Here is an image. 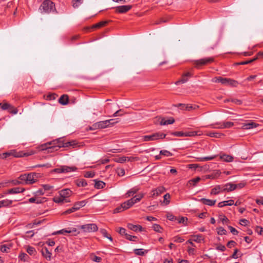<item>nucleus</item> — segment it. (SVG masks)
Returning <instances> with one entry per match:
<instances>
[{"instance_id":"obj_1","label":"nucleus","mask_w":263,"mask_h":263,"mask_svg":"<svg viewBox=\"0 0 263 263\" xmlns=\"http://www.w3.org/2000/svg\"><path fill=\"white\" fill-rule=\"evenodd\" d=\"M65 144L64 140L62 138H59L47 142L42 147L43 150H47L48 153H52L58 151L61 147H65Z\"/></svg>"},{"instance_id":"obj_2","label":"nucleus","mask_w":263,"mask_h":263,"mask_svg":"<svg viewBox=\"0 0 263 263\" xmlns=\"http://www.w3.org/2000/svg\"><path fill=\"white\" fill-rule=\"evenodd\" d=\"M212 82L213 83H220L221 84L232 87H236L239 83L233 79L230 78H223L221 77H214L212 79Z\"/></svg>"},{"instance_id":"obj_3","label":"nucleus","mask_w":263,"mask_h":263,"mask_svg":"<svg viewBox=\"0 0 263 263\" xmlns=\"http://www.w3.org/2000/svg\"><path fill=\"white\" fill-rule=\"evenodd\" d=\"M39 174L35 173H31L28 174L21 175L19 179L24 182V184H33L37 181Z\"/></svg>"},{"instance_id":"obj_4","label":"nucleus","mask_w":263,"mask_h":263,"mask_svg":"<svg viewBox=\"0 0 263 263\" xmlns=\"http://www.w3.org/2000/svg\"><path fill=\"white\" fill-rule=\"evenodd\" d=\"M40 9L46 13L54 12L55 11V5L50 0H45L41 5Z\"/></svg>"},{"instance_id":"obj_5","label":"nucleus","mask_w":263,"mask_h":263,"mask_svg":"<svg viewBox=\"0 0 263 263\" xmlns=\"http://www.w3.org/2000/svg\"><path fill=\"white\" fill-rule=\"evenodd\" d=\"M166 135L160 132L154 133L151 135L143 136L141 137L142 141H151L157 140L160 139H163L165 137Z\"/></svg>"},{"instance_id":"obj_6","label":"nucleus","mask_w":263,"mask_h":263,"mask_svg":"<svg viewBox=\"0 0 263 263\" xmlns=\"http://www.w3.org/2000/svg\"><path fill=\"white\" fill-rule=\"evenodd\" d=\"M214 58L213 57H208L202 58L198 60H194L193 61L195 67L199 68L200 67L207 65L208 64L213 62Z\"/></svg>"},{"instance_id":"obj_7","label":"nucleus","mask_w":263,"mask_h":263,"mask_svg":"<svg viewBox=\"0 0 263 263\" xmlns=\"http://www.w3.org/2000/svg\"><path fill=\"white\" fill-rule=\"evenodd\" d=\"M80 228L85 233H91L96 232L98 228L97 226L95 223H89L84 225H82L80 227Z\"/></svg>"},{"instance_id":"obj_8","label":"nucleus","mask_w":263,"mask_h":263,"mask_svg":"<svg viewBox=\"0 0 263 263\" xmlns=\"http://www.w3.org/2000/svg\"><path fill=\"white\" fill-rule=\"evenodd\" d=\"M77 168L75 166H63L60 168L55 170V171L58 173H69L76 171Z\"/></svg>"},{"instance_id":"obj_9","label":"nucleus","mask_w":263,"mask_h":263,"mask_svg":"<svg viewBox=\"0 0 263 263\" xmlns=\"http://www.w3.org/2000/svg\"><path fill=\"white\" fill-rule=\"evenodd\" d=\"M132 6L131 5H123L118 6L115 8L116 12L119 13H124L128 12L131 9Z\"/></svg>"},{"instance_id":"obj_10","label":"nucleus","mask_w":263,"mask_h":263,"mask_svg":"<svg viewBox=\"0 0 263 263\" xmlns=\"http://www.w3.org/2000/svg\"><path fill=\"white\" fill-rule=\"evenodd\" d=\"M223 192H231L235 190L237 187V185L232 183H228L224 185H222Z\"/></svg>"},{"instance_id":"obj_11","label":"nucleus","mask_w":263,"mask_h":263,"mask_svg":"<svg viewBox=\"0 0 263 263\" xmlns=\"http://www.w3.org/2000/svg\"><path fill=\"white\" fill-rule=\"evenodd\" d=\"M177 106H180L181 109L186 110H191L196 109L198 108V106L196 105H191V104H178Z\"/></svg>"},{"instance_id":"obj_12","label":"nucleus","mask_w":263,"mask_h":263,"mask_svg":"<svg viewBox=\"0 0 263 263\" xmlns=\"http://www.w3.org/2000/svg\"><path fill=\"white\" fill-rule=\"evenodd\" d=\"M107 123H108V122L106 121V120L99 121L93 124L92 125V126L94 129L105 128L109 127L107 124Z\"/></svg>"},{"instance_id":"obj_13","label":"nucleus","mask_w":263,"mask_h":263,"mask_svg":"<svg viewBox=\"0 0 263 263\" xmlns=\"http://www.w3.org/2000/svg\"><path fill=\"white\" fill-rule=\"evenodd\" d=\"M192 76V73L190 72H187L185 73L182 76V78L180 80L176 81L175 82L176 85H178L180 83H184L188 81L187 78L191 77Z\"/></svg>"},{"instance_id":"obj_14","label":"nucleus","mask_w":263,"mask_h":263,"mask_svg":"<svg viewBox=\"0 0 263 263\" xmlns=\"http://www.w3.org/2000/svg\"><path fill=\"white\" fill-rule=\"evenodd\" d=\"M165 191V189L162 186L153 190L152 191V197L158 196Z\"/></svg>"},{"instance_id":"obj_15","label":"nucleus","mask_w":263,"mask_h":263,"mask_svg":"<svg viewBox=\"0 0 263 263\" xmlns=\"http://www.w3.org/2000/svg\"><path fill=\"white\" fill-rule=\"evenodd\" d=\"M59 194L63 198L66 199H69V197L72 194V191L68 189H66L60 191Z\"/></svg>"},{"instance_id":"obj_16","label":"nucleus","mask_w":263,"mask_h":263,"mask_svg":"<svg viewBox=\"0 0 263 263\" xmlns=\"http://www.w3.org/2000/svg\"><path fill=\"white\" fill-rule=\"evenodd\" d=\"M258 125V124L252 121H250L249 123H243L241 128L243 129H250L255 128L257 127Z\"/></svg>"},{"instance_id":"obj_17","label":"nucleus","mask_w":263,"mask_h":263,"mask_svg":"<svg viewBox=\"0 0 263 263\" xmlns=\"http://www.w3.org/2000/svg\"><path fill=\"white\" fill-rule=\"evenodd\" d=\"M53 200L55 203L61 204L70 202L69 199H66L63 198L60 194L58 196H55V197H54V198H53Z\"/></svg>"},{"instance_id":"obj_18","label":"nucleus","mask_w":263,"mask_h":263,"mask_svg":"<svg viewBox=\"0 0 263 263\" xmlns=\"http://www.w3.org/2000/svg\"><path fill=\"white\" fill-rule=\"evenodd\" d=\"M53 200L55 203L61 204L70 202L69 199H66L63 198L60 194L58 196H55V197H54V198H53Z\"/></svg>"},{"instance_id":"obj_19","label":"nucleus","mask_w":263,"mask_h":263,"mask_svg":"<svg viewBox=\"0 0 263 263\" xmlns=\"http://www.w3.org/2000/svg\"><path fill=\"white\" fill-rule=\"evenodd\" d=\"M127 227L129 230L135 232H141L143 230L142 227L139 224L135 225L132 223H128Z\"/></svg>"},{"instance_id":"obj_20","label":"nucleus","mask_w":263,"mask_h":263,"mask_svg":"<svg viewBox=\"0 0 263 263\" xmlns=\"http://www.w3.org/2000/svg\"><path fill=\"white\" fill-rule=\"evenodd\" d=\"M77 231L76 228H71L68 229H62L60 231L55 232L52 233V235H57V234H65V233H70L72 232H75Z\"/></svg>"},{"instance_id":"obj_21","label":"nucleus","mask_w":263,"mask_h":263,"mask_svg":"<svg viewBox=\"0 0 263 263\" xmlns=\"http://www.w3.org/2000/svg\"><path fill=\"white\" fill-rule=\"evenodd\" d=\"M136 202L134 200V198H131L124 202L122 203V207L125 210H127L132 207Z\"/></svg>"},{"instance_id":"obj_22","label":"nucleus","mask_w":263,"mask_h":263,"mask_svg":"<svg viewBox=\"0 0 263 263\" xmlns=\"http://www.w3.org/2000/svg\"><path fill=\"white\" fill-rule=\"evenodd\" d=\"M219 157L220 160L227 162H232L234 160V157L232 156L225 154L220 155Z\"/></svg>"},{"instance_id":"obj_23","label":"nucleus","mask_w":263,"mask_h":263,"mask_svg":"<svg viewBox=\"0 0 263 263\" xmlns=\"http://www.w3.org/2000/svg\"><path fill=\"white\" fill-rule=\"evenodd\" d=\"M25 191V189L23 187H14L8 191V193L10 194H17L20 193H22Z\"/></svg>"},{"instance_id":"obj_24","label":"nucleus","mask_w":263,"mask_h":263,"mask_svg":"<svg viewBox=\"0 0 263 263\" xmlns=\"http://www.w3.org/2000/svg\"><path fill=\"white\" fill-rule=\"evenodd\" d=\"M46 198H36V197H32L29 199V202L30 203H41L45 201H46Z\"/></svg>"},{"instance_id":"obj_25","label":"nucleus","mask_w":263,"mask_h":263,"mask_svg":"<svg viewBox=\"0 0 263 263\" xmlns=\"http://www.w3.org/2000/svg\"><path fill=\"white\" fill-rule=\"evenodd\" d=\"M200 201L204 204L209 205V206H213L215 205V204L216 202V200H211L208 199L206 198H201L200 199Z\"/></svg>"},{"instance_id":"obj_26","label":"nucleus","mask_w":263,"mask_h":263,"mask_svg":"<svg viewBox=\"0 0 263 263\" xmlns=\"http://www.w3.org/2000/svg\"><path fill=\"white\" fill-rule=\"evenodd\" d=\"M175 120L173 118H170L167 120H166L165 118H161L160 122V124L161 125H165L173 124Z\"/></svg>"},{"instance_id":"obj_27","label":"nucleus","mask_w":263,"mask_h":263,"mask_svg":"<svg viewBox=\"0 0 263 263\" xmlns=\"http://www.w3.org/2000/svg\"><path fill=\"white\" fill-rule=\"evenodd\" d=\"M69 101V98L67 95H63L59 99V102L63 105L68 104Z\"/></svg>"},{"instance_id":"obj_28","label":"nucleus","mask_w":263,"mask_h":263,"mask_svg":"<svg viewBox=\"0 0 263 263\" xmlns=\"http://www.w3.org/2000/svg\"><path fill=\"white\" fill-rule=\"evenodd\" d=\"M12 247V243L9 242L7 244L3 245L1 247V251L2 252H8L10 249Z\"/></svg>"},{"instance_id":"obj_29","label":"nucleus","mask_w":263,"mask_h":263,"mask_svg":"<svg viewBox=\"0 0 263 263\" xmlns=\"http://www.w3.org/2000/svg\"><path fill=\"white\" fill-rule=\"evenodd\" d=\"M222 192H223L222 185H216L215 187L211 190V194L217 195Z\"/></svg>"},{"instance_id":"obj_30","label":"nucleus","mask_w":263,"mask_h":263,"mask_svg":"<svg viewBox=\"0 0 263 263\" xmlns=\"http://www.w3.org/2000/svg\"><path fill=\"white\" fill-rule=\"evenodd\" d=\"M43 256L48 260H50L51 253L46 248H43L41 250Z\"/></svg>"},{"instance_id":"obj_31","label":"nucleus","mask_w":263,"mask_h":263,"mask_svg":"<svg viewBox=\"0 0 263 263\" xmlns=\"http://www.w3.org/2000/svg\"><path fill=\"white\" fill-rule=\"evenodd\" d=\"M139 191V189L137 187H133L129 190L125 194L126 198H128L133 196L134 194L137 193Z\"/></svg>"},{"instance_id":"obj_32","label":"nucleus","mask_w":263,"mask_h":263,"mask_svg":"<svg viewBox=\"0 0 263 263\" xmlns=\"http://www.w3.org/2000/svg\"><path fill=\"white\" fill-rule=\"evenodd\" d=\"M217 157L216 155H213L208 157H199L197 158L198 161L199 162H203V161H208L210 160H213Z\"/></svg>"},{"instance_id":"obj_33","label":"nucleus","mask_w":263,"mask_h":263,"mask_svg":"<svg viewBox=\"0 0 263 263\" xmlns=\"http://www.w3.org/2000/svg\"><path fill=\"white\" fill-rule=\"evenodd\" d=\"M234 125V123L232 122H226L222 123L220 126L218 127V128H229Z\"/></svg>"},{"instance_id":"obj_34","label":"nucleus","mask_w":263,"mask_h":263,"mask_svg":"<svg viewBox=\"0 0 263 263\" xmlns=\"http://www.w3.org/2000/svg\"><path fill=\"white\" fill-rule=\"evenodd\" d=\"M12 203V200L7 199L0 201V208L2 207L7 206L11 204Z\"/></svg>"},{"instance_id":"obj_35","label":"nucleus","mask_w":263,"mask_h":263,"mask_svg":"<svg viewBox=\"0 0 263 263\" xmlns=\"http://www.w3.org/2000/svg\"><path fill=\"white\" fill-rule=\"evenodd\" d=\"M86 202L85 200H82L79 202H77L74 203L73 207L77 208V211L79 210L81 208L83 207L85 205Z\"/></svg>"},{"instance_id":"obj_36","label":"nucleus","mask_w":263,"mask_h":263,"mask_svg":"<svg viewBox=\"0 0 263 263\" xmlns=\"http://www.w3.org/2000/svg\"><path fill=\"white\" fill-rule=\"evenodd\" d=\"M100 232L101 234L104 237L110 240L111 241H112V238L111 236L107 233V231L104 229H101Z\"/></svg>"},{"instance_id":"obj_37","label":"nucleus","mask_w":263,"mask_h":263,"mask_svg":"<svg viewBox=\"0 0 263 263\" xmlns=\"http://www.w3.org/2000/svg\"><path fill=\"white\" fill-rule=\"evenodd\" d=\"M192 238L193 241L198 243H200L204 240L203 236L201 235H193L192 236Z\"/></svg>"},{"instance_id":"obj_38","label":"nucleus","mask_w":263,"mask_h":263,"mask_svg":"<svg viewBox=\"0 0 263 263\" xmlns=\"http://www.w3.org/2000/svg\"><path fill=\"white\" fill-rule=\"evenodd\" d=\"M105 185V183L102 181L95 180V187L97 189H103Z\"/></svg>"},{"instance_id":"obj_39","label":"nucleus","mask_w":263,"mask_h":263,"mask_svg":"<svg viewBox=\"0 0 263 263\" xmlns=\"http://www.w3.org/2000/svg\"><path fill=\"white\" fill-rule=\"evenodd\" d=\"M201 180V178L199 177L193 178L189 181L188 183L193 186H195L196 184Z\"/></svg>"},{"instance_id":"obj_40","label":"nucleus","mask_w":263,"mask_h":263,"mask_svg":"<svg viewBox=\"0 0 263 263\" xmlns=\"http://www.w3.org/2000/svg\"><path fill=\"white\" fill-rule=\"evenodd\" d=\"M77 185L78 186H85L87 185L86 181L84 179H81L77 180L76 181Z\"/></svg>"},{"instance_id":"obj_41","label":"nucleus","mask_w":263,"mask_h":263,"mask_svg":"<svg viewBox=\"0 0 263 263\" xmlns=\"http://www.w3.org/2000/svg\"><path fill=\"white\" fill-rule=\"evenodd\" d=\"M206 135L210 137L220 138L223 134L216 132H210L206 134Z\"/></svg>"},{"instance_id":"obj_42","label":"nucleus","mask_w":263,"mask_h":263,"mask_svg":"<svg viewBox=\"0 0 263 263\" xmlns=\"http://www.w3.org/2000/svg\"><path fill=\"white\" fill-rule=\"evenodd\" d=\"M107 21H102L93 25L92 28H99L105 26L107 24Z\"/></svg>"},{"instance_id":"obj_43","label":"nucleus","mask_w":263,"mask_h":263,"mask_svg":"<svg viewBox=\"0 0 263 263\" xmlns=\"http://www.w3.org/2000/svg\"><path fill=\"white\" fill-rule=\"evenodd\" d=\"M83 3V0H72V4L74 8H77Z\"/></svg>"},{"instance_id":"obj_44","label":"nucleus","mask_w":263,"mask_h":263,"mask_svg":"<svg viewBox=\"0 0 263 263\" xmlns=\"http://www.w3.org/2000/svg\"><path fill=\"white\" fill-rule=\"evenodd\" d=\"M90 258L91 260L96 262H100L102 260V258L100 257L96 256L93 254L90 255Z\"/></svg>"},{"instance_id":"obj_45","label":"nucleus","mask_w":263,"mask_h":263,"mask_svg":"<svg viewBox=\"0 0 263 263\" xmlns=\"http://www.w3.org/2000/svg\"><path fill=\"white\" fill-rule=\"evenodd\" d=\"M144 197V194L140 193L136 195L133 198L136 203L139 202Z\"/></svg>"},{"instance_id":"obj_46","label":"nucleus","mask_w":263,"mask_h":263,"mask_svg":"<svg viewBox=\"0 0 263 263\" xmlns=\"http://www.w3.org/2000/svg\"><path fill=\"white\" fill-rule=\"evenodd\" d=\"M153 229L156 232H157L159 233L162 232V228H161V227L160 225H159L158 224H154L153 226Z\"/></svg>"},{"instance_id":"obj_47","label":"nucleus","mask_w":263,"mask_h":263,"mask_svg":"<svg viewBox=\"0 0 263 263\" xmlns=\"http://www.w3.org/2000/svg\"><path fill=\"white\" fill-rule=\"evenodd\" d=\"M134 252L138 255L142 256L144 254V250L143 249H136L134 250Z\"/></svg>"},{"instance_id":"obj_48","label":"nucleus","mask_w":263,"mask_h":263,"mask_svg":"<svg viewBox=\"0 0 263 263\" xmlns=\"http://www.w3.org/2000/svg\"><path fill=\"white\" fill-rule=\"evenodd\" d=\"M18 257L21 260L25 261L28 258V255L25 253H22L19 255Z\"/></svg>"},{"instance_id":"obj_49","label":"nucleus","mask_w":263,"mask_h":263,"mask_svg":"<svg viewBox=\"0 0 263 263\" xmlns=\"http://www.w3.org/2000/svg\"><path fill=\"white\" fill-rule=\"evenodd\" d=\"M171 196H170V195L169 194H166L165 195H164L163 196V198H164V200H163V202L166 204V205H167L168 204L170 203V198Z\"/></svg>"},{"instance_id":"obj_50","label":"nucleus","mask_w":263,"mask_h":263,"mask_svg":"<svg viewBox=\"0 0 263 263\" xmlns=\"http://www.w3.org/2000/svg\"><path fill=\"white\" fill-rule=\"evenodd\" d=\"M160 154L164 155L166 157H170L173 155V154L167 150H161L160 152Z\"/></svg>"},{"instance_id":"obj_51","label":"nucleus","mask_w":263,"mask_h":263,"mask_svg":"<svg viewBox=\"0 0 263 263\" xmlns=\"http://www.w3.org/2000/svg\"><path fill=\"white\" fill-rule=\"evenodd\" d=\"M95 173L94 172H86L85 173L84 177L86 178H93L95 176Z\"/></svg>"},{"instance_id":"obj_52","label":"nucleus","mask_w":263,"mask_h":263,"mask_svg":"<svg viewBox=\"0 0 263 263\" xmlns=\"http://www.w3.org/2000/svg\"><path fill=\"white\" fill-rule=\"evenodd\" d=\"M217 233L218 235H222L227 234V231L223 228L220 227L217 229Z\"/></svg>"},{"instance_id":"obj_53","label":"nucleus","mask_w":263,"mask_h":263,"mask_svg":"<svg viewBox=\"0 0 263 263\" xmlns=\"http://www.w3.org/2000/svg\"><path fill=\"white\" fill-rule=\"evenodd\" d=\"M106 121L108 122V123H107V124H108L109 127L110 126H112L115 123H117L118 122V121L117 120V119H109V120H106Z\"/></svg>"},{"instance_id":"obj_54","label":"nucleus","mask_w":263,"mask_h":263,"mask_svg":"<svg viewBox=\"0 0 263 263\" xmlns=\"http://www.w3.org/2000/svg\"><path fill=\"white\" fill-rule=\"evenodd\" d=\"M185 137H194L196 136L197 132L195 131L184 132Z\"/></svg>"},{"instance_id":"obj_55","label":"nucleus","mask_w":263,"mask_h":263,"mask_svg":"<svg viewBox=\"0 0 263 263\" xmlns=\"http://www.w3.org/2000/svg\"><path fill=\"white\" fill-rule=\"evenodd\" d=\"M255 232L260 235H263V228L259 226H257L255 229Z\"/></svg>"},{"instance_id":"obj_56","label":"nucleus","mask_w":263,"mask_h":263,"mask_svg":"<svg viewBox=\"0 0 263 263\" xmlns=\"http://www.w3.org/2000/svg\"><path fill=\"white\" fill-rule=\"evenodd\" d=\"M27 252L30 255H33L36 252V251L33 247H29L27 249Z\"/></svg>"},{"instance_id":"obj_57","label":"nucleus","mask_w":263,"mask_h":263,"mask_svg":"<svg viewBox=\"0 0 263 263\" xmlns=\"http://www.w3.org/2000/svg\"><path fill=\"white\" fill-rule=\"evenodd\" d=\"M115 161L121 163H124L126 161V157L123 156L118 158H116Z\"/></svg>"},{"instance_id":"obj_58","label":"nucleus","mask_w":263,"mask_h":263,"mask_svg":"<svg viewBox=\"0 0 263 263\" xmlns=\"http://www.w3.org/2000/svg\"><path fill=\"white\" fill-rule=\"evenodd\" d=\"M125 238L130 241H135L137 239V237L135 236H133L127 234L125 236Z\"/></svg>"},{"instance_id":"obj_59","label":"nucleus","mask_w":263,"mask_h":263,"mask_svg":"<svg viewBox=\"0 0 263 263\" xmlns=\"http://www.w3.org/2000/svg\"><path fill=\"white\" fill-rule=\"evenodd\" d=\"M11 105L7 103L3 104L1 106L3 110L11 109Z\"/></svg>"},{"instance_id":"obj_60","label":"nucleus","mask_w":263,"mask_h":263,"mask_svg":"<svg viewBox=\"0 0 263 263\" xmlns=\"http://www.w3.org/2000/svg\"><path fill=\"white\" fill-rule=\"evenodd\" d=\"M118 233L122 235V236H125V237L126 236V235L127 234L126 233V230L124 229V228H119V230L118 231Z\"/></svg>"},{"instance_id":"obj_61","label":"nucleus","mask_w":263,"mask_h":263,"mask_svg":"<svg viewBox=\"0 0 263 263\" xmlns=\"http://www.w3.org/2000/svg\"><path fill=\"white\" fill-rule=\"evenodd\" d=\"M11 182L13 185H17L20 184H24V182L20 180L19 178L18 179L13 180L11 181Z\"/></svg>"},{"instance_id":"obj_62","label":"nucleus","mask_w":263,"mask_h":263,"mask_svg":"<svg viewBox=\"0 0 263 263\" xmlns=\"http://www.w3.org/2000/svg\"><path fill=\"white\" fill-rule=\"evenodd\" d=\"M77 211V208H74L73 206L71 208H70L69 209H68L67 210L65 211L64 213H63V214H70V213H73L75 211Z\"/></svg>"},{"instance_id":"obj_63","label":"nucleus","mask_w":263,"mask_h":263,"mask_svg":"<svg viewBox=\"0 0 263 263\" xmlns=\"http://www.w3.org/2000/svg\"><path fill=\"white\" fill-rule=\"evenodd\" d=\"M172 135L177 137H185L184 133L182 132H175L173 133Z\"/></svg>"},{"instance_id":"obj_64","label":"nucleus","mask_w":263,"mask_h":263,"mask_svg":"<svg viewBox=\"0 0 263 263\" xmlns=\"http://www.w3.org/2000/svg\"><path fill=\"white\" fill-rule=\"evenodd\" d=\"M76 145V143H75V142L72 141H69V142H65V147H69V146H73V147Z\"/></svg>"}]
</instances>
